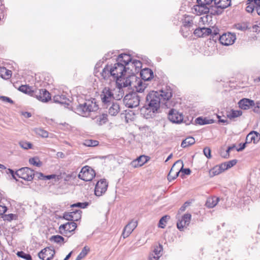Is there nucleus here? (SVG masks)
<instances>
[{"instance_id":"72a5a7b5","label":"nucleus","mask_w":260,"mask_h":260,"mask_svg":"<svg viewBox=\"0 0 260 260\" xmlns=\"http://www.w3.org/2000/svg\"><path fill=\"white\" fill-rule=\"evenodd\" d=\"M209 9L210 11L208 13H210L212 15H219L223 12V10L218 8L217 5H215L214 6H211L209 7Z\"/></svg>"},{"instance_id":"c03bdc74","label":"nucleus","mask_w":260,"mask_h":260,"mask_svg":"<svg viewBox=\"0 0 260 260\" xmlns=\"http://www.w3.org/2000/svg\"><path fill=\"white\" fill-rule=\"evenodd\" d=\"M50 241H54L56 243H60L61 242H64V238L60 235H54L50 238Z\"/></svg>"},{"instance_id":"bf43d9fd","label":"nucleus","mask_w":260,"mask_h":260,"mask_svg":"<svg viewBox=\"0 0 260 260\" xmlns=\"http://www.w3.org/2000/svg\"><path fill=\"white\" fill-rule=\"evenodd\" d=\"M259 104V102H257L256 104H254V106L253 107V111L254 113H260V106L258 105Z\"/></svg>"},{"instance_id":"a18cd8bd","label":"nucleus","mask_w":260,"mask_h":260,"mask_svg":"<svg viewBox=\"0 0 260 260\" xmlns=\"http://www.w3.org/2000/svg\"><path fill=\"white\" fill-rule=\"evenodd\" d=\"M29 162L31 165L39 167H41L42 164V162L37 157L30 158L29 159Z\"/></svg>"},{"instance_id":"f257e3e1","label":"nucleus","mask_w":260,"mask_h":260,"mask_svg":"<svg viewBox=\"0 0 260 260\" xmlns=\"http://www.w3.org/2000/svg\"><path fill=\"white\" fill-rule=\"evenodd\" d=\"M172 96L170 88H166L159 91H151L146 97L144 105L141 108V114L146 119L154 117L160 112V104H165Z\"/></svg>"},{"instance_id":"37998d69","label":"nucleus","mask_w":260,"mask_h":260,"mask_svg":"<svg viewBox=\"0 0 260 260\" xmlns=\"http://www.w3.org/2000/svg\"><path fill=\"white\" fill-rule=\"evenodd\" d=\"M3 218L5 221H11L13 220H16L18 218V216L16 214L11 213L9 214H5L3 216Z\"/></svg>"},{"instance_id":"2eb2a0df","label":"nucleus","mask_w":260,"mask_h":260,"mask_svg":"<svg viewBox=\"0 0 260 260\" xmlns=\"http://www.w3.org/2000/svg\"><path fill=\"white\" fill-rule=\"evenodd\" d=\"M179 164H182V161L180 160L176 161L171 168L168 175V180L169 181L175 179L178 176L180 170H179V168H176V166L179 165Z\"/></svg>"},{"instance_id":"b1692460","label":"nucleus","mask_w":260,"mask_h":260,"mask_svg":"<svg viewBox=\"0 0 260 260\" xmlns=\"http://www.w3.org/2000/svg\"><path fill=\"white\" fill-rule=\"evenodd\" d=\"M117 59L118 62L123 63V64H124L125 67L128 64L129 62H132V61L131 55L125 53L119 55Z\"/></svg>"},{"instance_id":"9d476101","label":"nucleus","mask_w":260,"mask_h":260,"mask_svg":"<svg viewBox=\"0 0 260 260\" xmlns=\"http://www.w3.org/2000/svg\"><path fill=\"white\" fill-rule=\"evenodd\" d=\"M108 183L106 179H101L99 181L95 186L94 194L97 197H101L107 191Z\"/></svg>"},{"instance_id":"2f4dec72","label":"nucleus","mask_w":260,"mask_h":260,"mask_svg":"<svg viewBox=\"0 0 260 260\" xmlns=\"http://www.w3.org/2000/svg\"><path fill=\"white\" fill-rule=\"evenodd\" d=\"M214 120L212 119H208L207 118H202L201 117H198L196 119V122L200 125H205L207 124H211L214 123Z\"/></svg>"},{"instance_id":"f3484780","label":"nucleus","mask_w":260,"mask_h":260,"mask_svg":"<svg viewBox=\"0 0 260 260\" xmlns=\"http://www.w3.org/2000/svg\"><path fill=\"white\" fill-rule=\"evenodd\" d=\"M191 215L189 213L185 214L177 222V227L180 231H183V228L190 223Z\"/></svg>"},{"instance_id":"e433bc0d","label":"nucleus","mask_w":260,"mask_h":260,"mask_svg":"<svg viewBox=\"0 0 260 260\" xmlns=\"http://www.w3.org/2000/svg\"><path fill=\"white\" fill-rule=\"evenodd\" d=\"M96 122L100 125L106 123L108 121L107 115L106 114H103L99 116H96Z\"/></svg>"},{"instance_id":"393cba45","label":"nucleus","mask_w":260,"mask_h":260,"mask_svg":"<svg viewBox=\"0 0 260 260\" xmlns=\"http://www.w3.org/2000/svg\"><path fill=\"white\" fill-rule=\"evenodd\" d=\"M116 89L115 90V92H118V94L114 95V99L116 100H120L121 99H122L124 95V92L123 90V88L122 87V84H120L118 82H116Z\"/></svg>"},{"instance_id":"6e6d98bb","label":"nucleus","mask_w":260,"mask_h":260,"mask_svg":"<svg viewBox=\"0 0 260 260\" xmlns=\"http://www.w3.org/2000/svg\"><path fill=\"white\" fill-rule=\"evenodd\" d=\"M214 0H197L198 4L210 5Z\"/></svg>"},{"instance_id":"7c9ffc66","label":"nucleus","mask_w":260,"mask_h":260,"mask_svg":"<svg viewBox=\"0 0 260 260\" xmlns=\"http://www.w3.org/2000/svg\"><path fill=\"white\" fill-rule=\"evenodd\" d=\"M195 10L198 11L200 14H207L210 11L209 7L207 5L198 4L196 6Z\"/></svg>"},{"instance_id":"5fc2aeb1","label":"nucleus","mask_w":260,"mask_h":260,"mask_svg":"<svg viewBox=\"0 0 260 260\" xmlns=\"http://www.w3.org/2000/svg\"><path fill=\"white\" fill-rule=\"evenodd\" d=\"M204 155L208 158H210L211 157V149L209 147H206L204 148L203 150Z\"/></svg>"},{"instance_id":"f03ea898","label":"nucleus","mask_w":260,"mask_h":260,"mask_svg":"<svg viewBox=\"0 0 260 260\" xmlns=\"http://www.w3.org/2000/svg\"><path fill=\"white\" fill-rule=\"evenodd\" d=\"M99 109V106L96 104V100H86L83 103L80 104L75 108L76 113L84 116L88 117L92 112H95Z\"/></svg>"},{"instance_id":"39448f33","label":"nucleus","mask_w":260,"mask_h":260,"mask_svg":"<svg viewBox=\"0 0 260 260\" xmlns=\"http://www.w3.org/2000/svg\"><path fill=\"white\" fill-rule=\"evenodd\" d=\"M95 176L94 170L90 167H83L78 174V178L85 181H90Z\"/></svg>"},{"instance_id":"79ce46f5","label":"nucleus","mask_w":260,"mask_h":260,"mask_svg":"<svg viewBox=\"0 0 260 260\" xmlns=\"http://www.w3.org/2000/svg\"><path fill=\"white\" fill-rule=\"evenodd\" d=\"M72 212L73 222L78 221L81 218L82 211L80 210H75V211H73Z\"/></svg>"},{"instance_id":"f8f14e48","label":"nucleus","mask_w":260,"mask_h":260,"mask_svg":"<svg viewBox=\"0 0 260 260\" xmlns=\"http://www.w3.org/2000/svg\"><path fill=\"white\" fill-rule=\"evenodd\" d=\"M168 119L173 123H180L183 121V117L178 111L172 109L168 113Z\"/></svg>"},{"instance_id":"de8ad7c7","label":"nucleus","mask_w":260,"mask_h":260,"mask_svg":"<svg viewBox=\"0 0 260 260\" xmlns=\"http://www.w3.org/2000/svg\"><path fill=\"white\" fill-rule=\"evenodd\" d=\"M20 146L24 149H30L32 147V144L27 141H21L19 143Z\"/></svg>"},{"instance_id":"5701e85b","label":"nucleus","mask_w":260,"mask_h":260,"mask_svg":"<svg viewBox=\"0 0 260 260\" xmlns=\"http://www.w3.org/2000/svg\"><path fill=\"white\" fill-rule=\"evenodd\" d=\"M53 100L54 103L67 105L70 102V100L64 94L56 95L53 97Z\"/></svg>"},{"instance_id":"6e6552de","label":"nucleus","mask_w":260,"mask_h":260,"mask_svg":"<svg viewBox=\"0 0 260 260\" xmlns=\"http://www.w3.org/2000/svg\"><path fill=\"white\" fill-rule=\"evenodd\" d=\"M126 72V68L124 64L118 62L114 64V66L112 67V76L114 79L119 80L123 75L124 73Z\"/></svg>"},{"instance_id":"f704fd0d","label":"nucleus","mask_w":260,"mask_h":260,"mask_svg":"<svg viewBox=\"0 0 260 260\" xmlns=\"http://www.w3.org/2000/svg\"><path fill=\"white\" fill-rule=\"evenodd\" d=\"M195 143V140L192 137H188L186 138L185 139L183 140L181 144V146L182 148H186L187 147H188L189 146H191V145L194 144Z\"/></svg>"},{"instance_id":"4c0bfd02","label":"nucleus","mask_w":260,"mask_h":260,"mask_svg":"<svg viewBox=\"0 0 260 260\" xmlns=\"http://www.w3.org/2000/svg\"><path fill=\"white\" fill-rule=\"evenodd\" d=\"M183 26L185 27H190L192 26L193 22L192 19L190 16H188L185 17L183 21Z\"/></svg>"},{"instance_id":"4be33fe9","label":"nucleus","mask_w":260,"mask_h":260,"mask_svg":"<svg viewBox=\"0 0 260 260\" xmlns=\"http://www.w3.org/2000/svg\"><path fill=\"white\" fill-rule=\"evenodd\" d=\"M150 158L148 156L145 155H141L137 158L135 160H134L132 162V165L134 167H141L144 164L147 162Z\"/></svg>"},{"instance_id":"423d86ee","label":"nucleus","mask_w":260,"mask_h":260,"mask_svg":"<svg viewBox=\"0 0 260 260\" xmlns=\"http://www.w3.org/2000/svg\"><path fill=\"white\" fill-rule=\"evenodd\" d=\"M16 176L24 180L30 181L35 176L34 171L28 167H23L15 172Z\"/></svg>"},{"instance_id":"9b49d317","label":"nucleus","mask_w":260,"mask_h":260,"mask_svg":"<svg viewBox=\"0 0 260 260\" xmlns=\"http://www.w3.org/2000/svg\"><path fill=\"white\" fill-rule=\"evenodd\" d=\"M34 96L42 102H47L51 100L50 94L46 89H36Z\"/></svg>"},{"instance_id":"58836bf2","label":"nucleus","mask_w":260,"mask_h":260,"mask_svg":"<svg viewBox=\"0 0 260 260\" xmlns=\"http://www.w3.org/2000/svg\"><path fill=\"white\" fill-rule=\"evenodd\" d=\"M89 251V248L87 246H85L81 252L79 254L77 257L76 258V260H81L83 258H84L88 253Z\"/></svg>"},{"instance_id":"0eeeda50","label":"nucleus","mask_w":260,"mask_h":260,"mask_svg":"<svg viewBox=\"0 0 260 260\" xmlns=\"http://www.w3.org/2000/svg\"><path fill=\"white\" fill-rule=\"evenodd\" d=\"M77 223L75 222H68L65 224H61L59 227V233L61 235L70 237L77 228Z\"/></svg>"},{"instance_id":"aec40b11","label":"nucleus","mask_w":260,"mask_h":260,"mask_svg":"<svg viewBox=\"0 0 260 260\" xmlns=\"http://www.w3.org/2000/svg\"><path fill=\"white\" fill-rule=\"evenodd\" d=\"M212 32V30L209 28L199 27L196 28L193 33L194 35L198 37H205L209 35Z\"/></svg>"},{"instance_id":"052dcab7","label":"nucleus","mask_w":260,"mask_h":260,"mask_svg":"<svg viewBox=\"0 0 260 260\" xmlns=\"http://www.w3.org/2000/svg\"><path fill=\"white\" fill-rule=\"evenodd\" d=\"M0 99L4 102H8L11 104L14 103V102L10 98L7 97V96H0Z\"/></svg>"},{"instance_id":"a19ab883","label":"nucleus","mask_w":260,"mask_h":260,"mask_svg":"<svg viewBox=\"0 0 260 260\" xmlns=\"http://www.w3.org/2000/svg\"><path fill=\"white\" fill-rule=\"evenodd\" d=\"M222 173L221 170H220V167L218 165H217L213 167L211 170H210L209 173L211 176H214L215 175H217Z\"/></svg>"},{"instance_id":"bb28decb","label":"nucleus","mask_w":260,"mask_h":260,"mask_svg":"<svg viewBox=\"0 0 260 260\" xmlns=\"http://www.w3.org/2000/svg\"><path fill=\"white\" fill-rule=\"evenodd\" d=\"M231 4V0H214V5L217 7L223 9L228 8Z\"/></svg>"},{"instance_id":"7ed1b4c3","label":"nucleus","mask_w":260,"mask_h":260,"mask_svg":"<svg viewBox=\"0 0 260 260\" xmlns=\"http://www.w3.org/2000/svg\"><path fill=\"white\" fill-rule=\"evenodd\" d=\"M121 84L122 88L130 87L131 88H135L136 91L141 93L143 92L146 87L145 84L143 83L141 79L135 75L126 77ZM134 90L133 89V90Z\"/></svg>"},{"instance_id":"4d7b16f0","label":"nucleus","mask_w":260,"mask_h":260,"mask_svg":"<svg viewBox=\"0 0 260 260\" xmlns=\"http://www.w3.org/2000/svg\"><path fill=\"white\" fill-rule=\"evenodd\" d=\"M179 165H180L181 166V169L179 170H180V172H182L187 175L190 174L191 171L189 168L183 169V164L182 161V164H179Z\"/></svg>"},{"instance_id":"412c9836","label":"nucleus","mask_w":260,"mask_h":260,"mask_svg":"<svg viewBox=\"0 0 260 260\" xmlns=\"http://www.w3.org/2000/svg\"><path fill=\"white\" fill-rule=\"evenodd\" d=\"M140 75L141 81H149L153 78V72L150 69L145 68L141 70Z\"/></svg>"},{"instance_id":"13d9d810","label":"nucleus","mask_w":260,"mask_h":260,"mask_svg":"<svg viewBox=\"0 0 260 260\" xmlns=\"http://www.w3.org/2000/svg\"><path fill=\"white\" fill-rule=\"evenodd\" d=\"M237 162V159H233L228 161H226V167H228V169L231 168V167L235 166Z\"/></svg>"},{"instance_id":"3c124183","label":"nucleus","mask_w":260,"mask_h":260,"mask_svg":"<svg viewBox=\"0 0 260 260\" xmlns=\"http://www.w3.org/2000/svg\"><path fill=\"white\" fill-rule=\"evenodd\" d=\"M72 214H73L72 211L70 212H64L63 213V218L66 219V220H69V221H73V216H72Z\"/></svg>"},{"instance_id":"8fccbe9b","label":"nucleus","mask_w":260,"mask_h":260,"mask_svg":"<svg viewBox=\"0 0 260 260\" xmlns=\"http://www.w3.org/2000/svg\"><path fill=\"white\" fill-rule=\"evenodd\" d=\"M88 205V203L87 202H84V203H80L78 202L76 204H74L71 205V207H78L80 208H85Z\"/></svg>"},{"instance_id":"49530a36","label":"nucleus","mask_w":260,"mask_h":260,"mask_svg":"<svg viewBox=\"0 0 260 260\" xmlns=\"http://www.w3.org/2000/svg\"><path fill=\"white\" fill-rule=\"evenodd\" d=\"M84 144L88 147H94L99 145V142L93 140H86Z\"/></svg>"},{"instance_id":"6ab92c4d","label":"nucleus","mask_w":260,"mask_h":260,"mask_svg":"<svg viewBox=\"0 0 260 260\" xmlns=\"http://www.w3.org/2000/svg\"><path fill=\"white\" fill-rule=\"evenodd\" d=\"M260 140V134L255 131H251L247 136L246 138V141L247 143H250L252 142L253 143H257Z\"/></svg>"},{"instance_id":"4468645a","label":"nucleus","mask_w":260,"mask_h":260,"mask_svg":"<svg viewBox=\"0 0 260 260\" xmlns=\"http://www.w3.org/2000/svg\"><path fill=\"white\" fill-rule=\"evenodd\" d=\"M236 40L235 35L231 33L224 34L219 36L220 42L225 46L233 44Z\"/></svg>"},{"instance_id":"ddd939ff","label":"nucleus","mask_w":260,"mask_h":260,"mask_svg":"<svg viewBox=\"0 0 260 260\" xmlns=\"http://www.w3.org/2000/svg\"><path fill=\"white\" fill-rule=\"evenodd\" d=\"M55 253L54 250L51 249L49 247H46L39 252L38 256L42 260H51L53 258Z\"/></svg>"},{"instance_id":"ea45409f","label":"nucleus","mask_w":260,"mask_h":260,"mask_svg":"<svg viewBox=\"0 0 260 260\" xmlns=\"http://www.w3.org/2000/svg\"><path fill=\"white\" fill-rule=\"evenodd\" d=\"M170 219V216L165 215L162 217L159 221L158 227L164 229L166 226L167 220Z\"/></svg>"},{"instance_id":"69168bd1","label":"nucleus","mask_w":260,"mask_h":260,"mask_svg":"<svg viewBox=\"0 0 260 260\" xmlns=\"http://www.w3.org/2000/svg\"><path fill=\"white\" fill-rule=\"evenodd\" d=\"M247 143H246V141L244 143H240V147L239 148L237 149V151H242L246 147V145Z\"/></svg>"},{"instance_id":"1a4fd4ad","label":"nucleus","mask_w":260,"mask_h":260,"mask_svg":"<svg viewBox=\"0 0 260 260\" xmlns=\"http://www.w3.org/2000/svg\"><path fill=\"white\" fill-rule=\"evenodd\" d=\"M102 102L107 106H109L112 100L114 99V94L109 87H105L101 94Z\"/></svg>"},{"instance_id":"338daca9","label":"nucleus","mask_w":260,"mask_h":260,"mask_svg":"<svg viewBox=\"0 0 260 260\" xmlns=\"http://www.w3.org/2000/svg\"><path fill=\"white\" fill-rule=\"evenodd\" d=\"M7 210V208L5 206L0 205V215H3Z\"/></svg>"},{"instance_id":"603ef678","label":"nucleus","mask_w":260,"mask_h":260,"mask_svg":"<svg viewBox=\"0 0 260 260\" xmlns=\"http://www.w3.org/2000/svg\"><path fill=\"white\" fill-rule=\"evenodd\" d=\"M37 134L43 138H47L48 137V133L41 128H39L37 130Z\"/></svg>"},{"instance_id":"680f3d73","label":"nucleus","mask_w":260,"mask_h":260,"mask_svg":"<svg viewBox=\"0 0 260 260\" xmlns=\"http://www.w3.org/2000/svg\"><path fill=\"white\" fill-rule=\"evenodd\" d=\"M159 255H155L154 253H151L149 256V260H158L159 258Z\"/></svg>"},{"instance_id":"a211bd4d","label":"nucleus","mask_w":260,"mask_h":260,"mask_svg":"<svg viewBox=\"0 0 260 260\" xmlns=\"http://www.w3.org/2000/svg\"><path fill=\"white\" fill-rule=\"evenodd\" d=\"M238 105L241 109L248 110L254 106V102L249 99L243 98L239 101Z\"/></svg>"},{"instance_id":"774afa93","label":"nucleus","mask_w":260,"mask_h":260,"mask_svg":"<svg viewBox=\"0 0 260 260\" xmlns=\"http://www.w3.org/2000/svg\"><path fill=\"white\" fill-rule=\"evenodd\" d=\"M248 2H251L256 7L260 6V0H248Z\"/></svg>"},{"instance_id":"c9c22d12","label":"nucleus","mask_w":260,"mask_h":260,"mask_svg":"<svg viewBox=\"0 0 260 260\" xmlns=\"http://www.w3.org/2000/svg\"><path fill=\"white\" fill-rule=\"evenodd\" d=\"M242 114V112L241 110H232L229 114L227 115V116L230 119L239 117Z\"/></svg>"},{"instance_id":"c85d7f7f","label":"nucleus","mask_w":260,"mask_h":260,"mask_svg":"<svg viewBox=\"0 0 260 260\" xmlns=\"http://www.w3.org/2000/svg\"><path fill=\"white\" fill-rule=\"evenodd\" d=\"M12 71L5 67L0 68V76L4 79H9L11 77Z\"/></svg>"},{"instance_id":"cd10ccee","label":"nucleus","mask_w":260,"mask_h":260,"mask_svg":"<svg viewBox=\"0 0 260 260\" xmlns=\"http://www.w3.org/2000/svg\"><path fill=\"white\" fill-rule=\"evenodd\" d=\"M18 90L32 96H34V95L35 90H33L32 89V87L29 85H22L19 87Z\"/></svg>"},{"instance_id":"864d4df0","label":"nucleus","mask_w":260,"mask_h":260,"mask_svg":"<svg viewBox=\"0 0 260 260\" xmlns=\"http://www.w3.org/2000/svg\"><path fill=\"white\" fill-rule=\"evenodd\" d=\"M162 250V246L161 244H159L158 246H156L152 253H154L155 255H160V252Z\"/></svg>"},{"instance_id":"a878e982","label":"nucleus","mask_w":260,"mask_h":260,"mask_svg":"<svg viewBox=\"0 0 260 260\" xmlns=\"http://www.w3.org/2000/svg\"><path fill=\"white\" fill-rule=\"evenodd\" d=\"M120 111V106L117 102H112L109 109V113L112 116L116 115Z\"/></svg>"},{"instance_id":"c756f323","label":"nucleus","mask_w":260,"mask_h":260,"mask_svg":"<svg viewBox=\"0 0 260 260\" xmlns=\"http://www.w3.org/2000/svg\"><path fill=\"white\" fill-rule=\"evenodd\" d=\"M112 67L107 65L103 70L101 73V76L105 80L108 79V78L112 76Z\"/></svg>"},{"instance_id":"473e14b6","label":"nucleus","mask_w":260,"mask_h":260,"mask_svg":"<svg viewBox=\"0 0 260 260\" xmlns=\"http://www.w3.org/2000/svg\"><path fill=\"white\" fill-rule=\"evenodd\" d=\"M219 200V199L216 197L209 198L206 202V205L209 208H212L217 204Z\"/></svg>"},{"instance_id":"09e8293b","label":"nucleus","mask_w":260,"mask_h":260,"mask_svg":"<svg viewBox=\"0 0 260 260\" xmlns=\"http://www.w3.org/2000/svg\"><path fill=\"white\" fill-rule=\"evenodd\" d=\"M247 6L246 8V10L248 13H252L255 9V6L251 2L247 1Z\"/></svg>"},{"instance_id":"dca6fc26","label":"nucleus","mask_w":260,"mask_h":260,"mask_svg":"<svg viewBox=\"0 0 260 260\" xmlns=\"http://www.w3.org/2000/svg\"><path fill=\"white\" fill-rule=\"evenodd\" d=\"M137 221L136 220H132L124 227L121 236H122L124 239L128 237L134 230L137 227Z\"/></svg>"},{"instance_id":"e2e57ef3","label":"nucleus","mask_w":260,"mask_h":260,"mask_svg":"<svg viewBox=\"0 0 260 260\" xmlns=\"http://www.w3.org/2000/svg\"><path fill=\"white\" fill-rule=\"evenodd\" d=\"M226 162H224L223 163L221 164L220 165H218L220 167V170H221L222 172L228 169V167H226Z\"/></svg>"},{"instance_id":"20e7f679","label":"nucleus","mask_w":260,"mask_h":260,"mask_svg":"<svg viewBox=\"0 0 260 260\" xmlns=\"http://www.w3.org/2000/svg\"><path fill=\"white\" fill-rule=\"evenodd\" d=\"M138 92L137 91H133L124 96L123 102L128 108H133L139 105L140 97L138 95Z\"/></svg>"},{"instance_id":"0e129e2a","label":"nucleus","mask_w":260,"mask_h":260,"mask_svg":"<svg viewBox=\"0 0 260 260\" xmlns=\"http://www.w3.org/2000/svg\"><path fill=\"white\" fill-rule=\"evenodd\" d=\"M189 203L188 202H186L179 209V211L181 212H183L185 210L186 207L189 205Z\"/></svg>"}]
</instances>
